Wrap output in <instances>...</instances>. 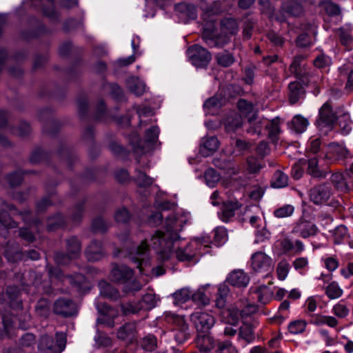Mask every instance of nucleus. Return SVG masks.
<instances>
[{
  "instance_id": "f257e3e1",
  "label": "nucleus",
  "mask_w": 353,
  "mask_h": 353,
  "mask_svg": "<svg viewBox=\"0 0 353 353\" xmlns=\"http://www.w3.org/2000/svg\"><path fill=\"white\" fill-rule=\"evenodd\" d=\"M185 221L179 219L174 214L166 217L165 232L157 230L151 238L152 248L162 260H168L173 249L174 242L179 239V232L182 230Z\"/></svg>"
},
{
  "instance_id": "f03ea898",
  "label": "nucleus",
  "mask_w": 353,
  "mask_h": 353,
  "mask_svg": "<svg viewBox=\"0 0 353 353\" xmlns=\"http://www.w3.org/2000/svg\"><path fill=\"white\" fill-rule=\"evenodd\" d=\"M256 103V97L250 102L244 99V128L248 134L260 136L263 126L262 121L259 118L257 112L254 111Z\"/></svg>"
},
{
  "instance_id": "7ed1b4c3",
  "label": "nucleus",
  "mask_w": 353,
  "mask_h": 353,
  "mask_svg": "<svg viewBox=\"0 0 353 353\" xmlns=\"http://www.w3.org/2000/svg\"><path fill=\"white\" fill-rule=\"evenodd\" d=\"M242 124H243V117L241 113L233 112H231L227 118L225 123V130L228 133L237 134L239 132L241 134L242 130ZM232 139L233 141L231 143L232 145L234 144V148L232 152V154L234 157H239L241 158L242 151H243V141L240 138H233L232 137Z\"/></svg>"
},
{
  "instance_id": "20e7f679",
  "label": "nucleus",
  "mask_w": 353,
  "mask_h": 353,
  "mask_svg": "<svg viewBox=\"0 0 353 353\" xmlns=\"http://www.w3.org/2000/svg\"><path fill=\"white\" fill-rule=\"evenodd\" d=\"M66 342V334L63 332H57L56 341L52 336H42L38 345V352L39 353H61L65 349Z\"/></svg>"
},
{
  "instance_id": "39448f33",
  "label": "nucleus",
  "mask_w": 353,
  "mask_h": 353,
  "mask_svg": "<svg viewBox=\"0 0 353 353\" xmlns=\"http://www.w3.org/2000/svg\"><path fill=\"white\" fill-rule=\"evenodd\" d=\"M167 318L174 325V337L179 344H183L189 339L191 331L183 316L172 314Z\"/></svg>"
},
{
  "instance_id": "423d86ee",
  "label": "nucleus",
  "mask_w": 353,
  "mask_h": 353,
  "mask_svg": "<svg viewBox=\"0 0 353 353\" xmlns=\"http://www.w3.org/2000/svg\"><path fill=\"white\" fill-rule=\"evenodd\" d=\"M187 54L190 61L196 68H205L210 63L211 54L203 47L194 44L188 48Z\"/></svg>"
},
{
  "instance_id": "0eeeda50",
  "label": "nucleus",
  "mask_w": 353,
  "mask_h": 353,
  "mask_svg": "<svg viewBox=\"0 0 353 353\" xmlns=\"http://www.w3.org/2000/svg\"><path fill=\"white\" fill-rule=\"evenodd\" d=\"M333 192L330 183H322L313 186L309 191V198L315 205L326 204Z\"/></svg>"
},
{
  "instance_id": "6e6552de",
  "label": "nucleus",
  "mask_w": 353,
  "mask_h": 353,
  "mask_svg": "<svg viewBox=\"0 0 353 353\" xmlns=\"http://www.w3.org/2000/svg\"><path fill=\"white\" fill-rule=\"evenodd\" d=\"M52 311L63 318H70L77 314V304L70 299L59 298L57 299L52 307Z\"/></svg>"
},
{
  "instance_id": "1a4fd4ad",
  "label": "nucleus",
  "mask_w": 353,
  "mask_h": 353,
  "mask_svg": "<svg viewBox=\"0 0 353 353\" xmlns=\"http://www.w3.org/2000/svg\"><path fill=\"white\" fill-rule=\"evenodd\" d=\"M190 321L196 331L201 334H208L215 323L214 316L208 312H194L190 315Z\"/></svg>"
},
{
  "instance_id": "9d476101",
  "label": "nucleus",
  "mask_w": 353,
  "mask_h": 353,
  "mask_svg": "<svg viewBox=\"0 0 353 353\" xmlns=\"http://www.w3.org/2000/svg\"><path fill=\"white\" fill-rule=\"evenodd\" d=\"M263 168L261 161L254 156H249L244 165V188L247 187L248 182H256V177L259 174Z\"/></svg>"
},
{
  "instance_id": "9b49d317",
  "label": "nucleus",
  "mask_w": 353,
  "mask_h": 353,
  "mask_svg": "<svg viewBox=\"0 0 353 353\" xmlns=\"http://www.w3.org/2000/svg\"><path fill=\"white\" fill-rule=\"evenodd\" d=\"M319 232L315 223L305 218H300L293 226L292 233L303 239L314 236Z\"/></svg>"
},
{
  "instance_id": "f8f14e48",
  "label": "nucleus",
  "mask_w": 353,
  "mask_h": 353,
  "mask_svg": "<svg viewBox=\"0 0 353 353\" xmlns=\"http://www.w3.org/2000/svg\"><path fill=\"white\" fill-rule=\"evenodd\" d=\"M350 151L343 145L336 142H331L327 145L324 159L330 163H336L350 157Z\"/></svg>"
},
{
  "instance_id": "ddd939ff",
  "label": "nucleus",
  "mask_w": 353,
  "mask_h": 353,
  "mask_svg": "<svg viewBox=\"0 0 353 353\" xmlns=\"http://www.w3.org/2000/svg\"><path fill=\"white\" fill-rule=\"evenodd\" d=\"M251 266L256 272H266L265 276H270L272 270V260L265 253L256 252L251 258Z\"/></svg>"
},
{
  "instance_id": "4468645a",
  "label": "nucleus",
  "mask_w": 353,
  "mask_h": 353,
  "mask_svg": "<svg viewBox=\"0 0 353 353\" xmlns=\"http://www.w3.org/2000/svg\"><path fill=\"white\" fill-rule=\"evenodd\" d=\"M227 101L226 91L224 90H219L213 97L205 101L203 109L208 114H215L221 107L226 104Z\"/></svg>"
},
{
  "instance_id": "2eb2a0df",
  "label": "nucleus",
  "mask_w": 353,
  "mask_h": 353,
  "mask_svg": "<svg viewBox=\"0 0 353 353\" xmlns=\"http://www.w3.org/2000/svg\"><path fill=\"white\" fill-rule=\"evenodd\" d=\"M134 271L125 265H112L110 279L119 284H127L134 277Z\"/></svg>"
},
{
  "instance_id": "dca6fc26",
  "label": "nucleus",
  "mask_w": 353,
  "mask_h": 353,
  "mask_svg": "<svg viewBox=\"0 0 353 353\" xmlns=\"http://www.w3.org/2000/svg\"><path fill=\"white\" fill-rule=\"evenodd\" d=\"M97 310L101 316L97 320V323L113 327L114 326V319L118 316L117 310L105 303H98Z\"/></svg>"
},
{
  "instance_id": "f3484780",
  "label": "nucleus",
  "mask_w": 353,
  "mask_h": 353,
  "mask_svg": "<svg viewBox=\"0 0 353 353\" xmlns=\"http://www.w3.org/2000/svg\"><path fill=\"white\" fill-rule=\"evenodd\" d=\"M336 121V116L329 102L325 103L319 110V118L316 121L318 128L332 126Z\"/></svg>"
},
{
  "instance_id": "a211bd4d",
  "label": "nucleus",
  "mask_w": 353,
  "mask_h": 353,
  "mask_svg": "<svg viewBox=\"0 0 353 353\" xmlns=\"http://www.w3.org/2000/svg\"><path fill=\"white\" fill-rule=\"evenodd\" d=\"M201 245L199 241L189 243L185 248H179L176 251V256L179 261L194 263L197 261L198 248Z\"/></svg>"
},
{
  "instance_id": "6ab92c4d",
  "label": "nucleus",
  "mask_w": 353,
  "mask_h": 353,
  "mask_svg": "<svg viewBox=\"0 0 353 353\" xmlns=\"http://www.w3.org/2000/svg\"><path fill=\"white\" fill-rule=\"evenodd\" d=\"M279 246L280 254H288L294 250L295 254H300L304 250V245L301 241L297 239L293 243L291 239L288 236L279 239L276 241Z\"/></svg>"
},
{
  "instance_id": "aec40b11",
  "label": "nucleus",
  "mask_w": 353,
  "mask_h": 353,
  "mask_svg": "<svg viewBox=\"0 0 353 353\" xmlns=\"http://www.w3.org/2000/svg\"><path fill=\"white\" fill-rule=\"evenodd\" d=\"M296 79L300 81L301 84L307 87L311 86L312 88V92L314 95L320 93L321 77L318 74L305 71V72Z\"/></svg>"
},
{
  "instance_id": "412c9836",
  "label": "nucleus",
  "mask_w": 353,
  "mask_h": 353,
  "mask_svg": "<svg viewBox=\"0 0 353 353\" xmlns=\"http://www.w3.org/2000/svg\"><path fill=\"white\" fill-rule=\"evenodd\" d=\"M174 10L178 13L179 17L184 22L190 19H195L197 16L196 8L192 3H179L175 6Z\"/></svg>"
},
{
  "instance_id": "4be33fe9",
  "label": "nucleus",
  "mask_w": 353,
  "mask_h": 353,
  "mask_svg": "<svg viewBox=\"0 0 353 353\" xmlns=\"http://www.w3.org/2000/svg\"><path fill=\"white\" fill-rule=\"evenodd\" d=\"M305 90L299 81H292L288 84V101L290 104L294 105L299 100L304 99Z\"/></svg>"
},
{
  "instance_id": "5701e85b",
  "label": "nucleus",
  "mask_w": 353,
  "mask_h": 353,
  "mask_svg": "<svg viewBox=\"0 0 353 353\" xmlns=\"http://www.w3.org/2000/svg\"><path fill=\"white\" fill-rule=\"evenodd\" d=\"M85 254L90 261H97L102 259L105 255L102 243L97 240L92 241L87 247Z\"/></svg>"
},
{
  "instance_id": "b1692460",
  "label": "nucleus",
  "mask_w": 353,
  "mask_h": 353,
  "mask_svg": "<svg viewBox=\"0 0 353 353\" xmlns=\"http://www.w3.org/2000/svg\"><path fill=\"white\" fill-rule=\"evenodd\" d=\"M241 207V203L236 198H230L224 201L221 208V219L227 222L234 216L235 211Z\"/></svg>"
},
{
  "instance_id": "393cba45",
  "label": "nucleus",
  "mask_w": 353,
  "mask_h": 353,
  "mask_svg": "<svg viewBox=\"0 0 353 353\" xmlns=\"http://www.w3.org/2000/svg\"><path fill=\"white\" fill-rule=\"evenodd\" d=\"M212 163L215 167L223 170L225 174L229 175L236 174L239 170V168H236L232 161L227 160L224 154L214 157L212 160Z\"/></svg>"
},
{
  "instance_id": "a878e982",
  "label": "nucleus",
  "mask_w": 353,
  "mask_h": 353,
  "mask_svg": "<svg viewBox=\"0 0 353 353\" xmlns=\"http://www.w3.org/2000/svg\"><path fill=\"white\" fill-rule=\"evenodd\" d=\"M46 117L47 121L44 123L43 126V132L50 135L55 134L59 129L58 122L52 119V112L48 108L43 110L39 113L40 119H43Z\"/></svg>"
},
{
  "instance_id": "bb28decb",
  "label": "nucleus",
  "mask_w": 353,
  "mask_h": 353,
  "mask_svg": "<svg viewBox=\"0 0 353 353\" xmlns=\"http://www.w3.org/2000/svg\"><path fill=\"white\" fill-rule=\"evenodd\" d=\"M219 145V142L216 137H207L203 139L200 146V153L203 157H208L215 152Z\"/></svg>"
},
{
  "instance_id": "cd10ccee",
  "label": "nucleus",
  "mask_w": 353,
  "mask_h": 353,
  "mask_svg": "<svg viewBox=\"0 0 353 353\" xmlns=\"http://www.w3.org/2000/svg\"><path fill=\"white\" fill-rule=\"evenodd\" d=\"M137 326L134 322H129L122 325L117 332V337L123 341H132L136 338Z\"/></svg>"
},
{
  "instance_id": "c85d7f7f",
  "label": "nucleus",
  "mask_w": 353,
  "mask_h": 353,
  "mask_svg": "<svg viewBox=\"0 0 353 353\" xmlns=\"http://www.w3.org/2000/svg\"><path fill=\"white\" fill-rule=\"evenodd\" d=\"M242 310L240 311L236 307H231L223 310L221 312V317L225 323L236 325L239 322V317L242 316Z\"/></svg>"
},
{
  "instance_id": "c756f323",
  "label": "nucleus",
  "mask_w": 353,
  "mask_h": 353,
  "mask_svg": "<svg viewBox=\"0 0 353 353\" xmlns=\"http://www.w3.org/2000/svg\"><path fill=\"white\" fill-rule=\"evenodd\" d=\"M198 349L204 353L209 352L214 347V341L208 334H201L198 335L196 341Z\"/></svg>"
},
{
  "instance_id": "7c9ffc66",
  "label": "nucleus",
  "mask_w": 353,
  "mask_h": 353,
  "mask_svg": "<svg viewBox=\"0 0 353 353\" xmlns=\"http://www.w3.org/2000/svg\"><path fill=\"white\" fill-rule=\"evenodd\" d=\"M307 173L313 177L325 179L327 172L319 168V159L316 157L309 158L307 160Z\"/></svg>"
},
{
  "instance_id": "2f4dec72",
  "label": "nucleus",
  "mask_w": 353,
  "mask_h": 353,
  "mask_svg": "<svg viewBox=\"0 0 353 353\" xmlns=\"http://www.w3.org/2000/svg\"><path fill=\"white\" fill-rule=\"evenodd\" d=\"M150 251L149 245L146 239L141 241L136 250V256H132V261L137 264V268H140L145 257L148 256Z\"/></svg>"
},
{
  "instance_id": "473e14b6",
  "label": "nucleus",
  "mask_w": 353,
  "mask_h": 353,
  "mask_svg": "<svg viewBox=\"0 0 353 353\" xmlns=\"http://www.w3.org/2000/svg\"><path fill=\"white\" fill-rule=\"evenodd\" d=\"M309 125V121L307 118L304 117L296 114L293 117L291 120L290 128L296 133L301 134L305 132Z\"/></svg>"
},
{
  "instance_id": "72a5a7b5",
  "label": "nucleus",
  "mask_w": 353,
  "mask_h": 353,
  "mask_svg": "<svg viewBox=\"0 0 353 353\" xmlns=\"http://www.w3.org/2000/svg\"><path fill=\"white\" fill-rule=\"evenodd\" d=\"M101 294L108 299L117 300L119 297V292L113 285L106 281H101L99 284Z\"/></svg>"
},
{
  "instance_id": "f704fd0d",
  "label": "nucleus",
  "mask_w": 353,
  "mask_h": 353,
  "mask_svg": "<svg viewBox=\"0 0 353 353\" xmlns=\"http://www.w3.org/2000/svg\"><path fill=\"white\" fill-rule=\"evenodd\" d=\"M65 243L68 252L75 259L77 258L81 250V244L77 236H71L65 240Z\"/></svg>"
},
{
  "instance_id": "c9c22d12",
  "label": "nucleus",
  "mask_w": 353,
  "mask_h": 353,
  "mask_svg": "<svg viewBox=\"0 0 353 353\" xmlns=\"http://www.w3.org/2000/svg\"><path fill=\"white\" fill-rule=\"evenodd\" d=\"M252 295H256V301L263 305L267 304L270 299L268 288L265 285L252 288Z\"/></svg>"
},
{
  "instance_id": "e433bc0d",
  "label": "nucleus",
  "mask_w": 353,
  "mask_h": 353,
  "mask_svg": "<svg viewBox=\"0 0 353 353\" xmlns=\"http://www.w3.org/2000/svg\"><path fill=\"white\" fill-rule=\"evenodd\" d=\"M305 56L298 54L294 57L293 61L290 65L289 70L292 74H293L296 78L305 72L304 66L301 65L302 61L305 59Z\"/></svg>"
},
{
  "instance_id": "4c0bfd02",
  "label": "nucleus",
  "mask_w": 353,
  "mask_h": 353,
  "mask_svg": "<svg viewBox=\"0 0 353 353\" xmlns=\"http://www.w3.org/2000/svg\"><path fill=\"white\" fill-rule=\"evenodd\" d=\"M319 6L323 8L329 17H336L341 14V8L339 5L331 1L321 0Z\"/></svg>"
},
{
  "instance_id": "58836bf2",
  "label": "nucleus",
  "mask_w": 353,
  "mask_h": 353,
  "mask_svg": "<svg viewBox=\"0 0 353 353\" xmlns=\"http://www.w3.org/2000/svg\"><path fill=\"white\" fill-rule=\"evenodd\" d=\"M46 189L47 192V196L39 201L36 205L37 210L39 212H44L49 206L54 203V201L52 200L54 192L53 190H48V185H46Z\"/></svg>"
},
{
  "instance_id": "ea45409f",
  "label": "nucleus",
  "mask_w": 353,
  "mask_h": 353,
  "mask_svg": "<svg viewBox=\"0 0 353 353\" xmlns=\"http://www.w3.org/2000/svg\"><path fill=\"white\" fill-rule=\"evenodd\" d=\"M265 128L268 132V137L272 141H278V136L281 133L280 121L279 118H275L265 125Z\"/></svg>"
},
{
  "instance_id": "a19ab883",
  "label": "nucleus",
  "mask_w": 353,
  "mask_h": 353,
  "mask_svg": "<svg viewBox=\"0 0 353 353\" xmlns=\"http://www.w3.org/2000/svg\"><path fill=\"white\" fill-rule=\"evenodd\" d=\"M282 9L289 14L294 17L300 16L303 11V7L300 3L292 1L283 3Z\"/></svg>"
},
{
  "instance_id": "79ce46f5",
  "label": "nucleus",
  "mask_w": 353,
  "mask_h": 353,
  "mask_svg": "<svg viewBox=\"0 0 353 353\" xmlns=\"http://www.w3.org/2000/svg\"><path fill=\"white\" fill-rule=\"evenodd\" d=\"M307 325V322L305 320L296 319L289 323L288 330L292 334H300L305 331Z\"/></svg>"
},
{
  "instance_id": "37998d69",
  "label": "nucleus",
  "mask_w": 353,
  "mask_h": 353,
  "mask_svg": "<svg viewBox=\"0 0 353 353\" xmlns=\"http://www.w3.org/2000/svg\"><path fill=\"white\" fill-rule=\"evenodd\" d=\"M228 292L229 288L225 283L219 285L215 301L217 307L223 308L225 307Z\"/></svg>"
},
{
  "instance_id": "c03bdc74",
  "label": "nucleus",
  "mask_w": 353,
  "mask_h": 353,
  "mask_svg": "<svg viewBox=\"0 0 353 353\" xmlns=\"http://www.w3.org/2000/svg\"><path fill=\"white\" fill-rule=\"evenodd\" d=\"M35 310L38 315L47 318L50 314V301L46 298L40 299L36 305Z\"/></svg>"
},
{
  "instance_id": "a18cd8bd",
  "label": "nucleus",
  "mask_w": 353,
  "mask_h": 353,
  "mask_svg": "<svg viewBox=\"0 0 353 353\" xmlns=\"http://www.w3.org/2000/svg\"><path fill=\"white\" fill-rule=\"evenodd\" d=\"M65 219L61 214H57L48 219L47 229L48 231H54L65 225Z\"/></svg>"
},
{
  "instance_id": "49530a36",
  "label": "nucleus",
  "mask_w": 353,
  "mask_h": 353,
  "mask_svg": "<svg viewBox=\"0 0 353 353\" xmlns=\"http://www.w3.org/2000/svg\"><path fill=\"white\" fill-rule=\"evenodd\" d=\"M221 30L224 34H235L237 30L236 21L232 18L223 19L221 21Z\"/></svg>"
},
{
  "instance_id": "de8ad7c7",
  "label": "nucleus",
  "mask_w": 353,
  "mask_h": 353,
  "mask_svg": "<svg viewBox=\"0 0 353 353\" xmlns=\"http://www.w3.org/2000/svg\"><path fill=\"white\" fill-rule=\"evenodd\" d=\"M120 306L122 313L126 316L131 314H137L143 309L139 301L123 303Z\"/></svg>"
},
{
  "instance_id": "09e8293b",
  "label": "nucleus",
  "mask_w": 353,
  "mask_h": 353,
  "mask_svg": "<svg viewBox=\"0 0 353 353\" xmlns=\"http://www.w3.org/2000/svg\"><path fill=\"white\" fill-rule=\"evenodd\" d=\"M330 299H335L341 297L343 294V290L336 281H332L326 288L325 292Z\"/></svg>"
},
{
  "instance_id": "8fccbe9b",
  "label": "nucleus",
  "mask_w": 353,
  "mask_h": 353,
  "mask_svg": "<svg viewBox=\"0 0 353 353\" xmlns=\"http://www.w3.org/2000/svg\"><path fill=\"white\" fill-rule=\"evenodd\" d=\"M174 303L182 304L191 299V291L188 288H182L173 294Z\"/></svg>"
},
{
  "instance_id": "3c124183",
  "label": "nucleus",
  "mask_w": 353,
  "mask_h": 353,
  "mask_svg": "<svg viewBox=\"0 0 353 353\" xmlns=\"http://www.w3.org/2000/svg\"><path fill=\"white\" fill-rule=\"evenodd\" d=\"M272 186L274 188H284L288 185V176L281 170H276L273 175Z\"/></svg>"
},
{
  "instance_id": "603ef678",
  "label": "nucleus",
  "mask_w": 353,
  "mask_h": 353,
  "mask_svg": "<svg viewBox=\"0 0 353 353\" xmlns=\"http://www.w3.org/2000/svg\"><path fill=\"white\" fill-rule=\"evenodd\" d=\"M257 67L254 63L247 65L244 70V83L252 85L254 83V77Z\"/></svg>"
},
{
  "instance_id": "864d4df0",
  "label": "nucleus",
  "mask_w": 353,
  "mask_h": 353,
  "mask_svg": "<svg viewBox=\"0 0 353 353\" xmlns=\"http://www.w3.org/2000/svg\"><path fill=\"white\" fill-rule=\"evenodd\" d=\"M85 203V200H82L77 203L72 210L70 218L72 221L74 223H79L81 221L84 211Z\"/></svg>"
},
{
  "instance_id": "5fc2aeb1",
  "label": "nucleus",
  "mask_w": 353,
  "mask_h": 353,
  "mask_svg": "<svg viewBox=\"0 0 353 353\" xmlns=\"http://www.w3.org/2000/svg\"><path fill=\"white\" fill-rule=\"evenodd\" d=\"M130 91L137 96H141L145 92V85L137 79H130L127 82Z\"/></svg>"
},
{
  "instance_id": "6e6d98bb",
  "label": "nucleus",
  "mask_w": 353,
  "mask_h": 353,
  "mask_svg": "<svg viewBox=\"0 0 353 353\" xmlns=\"http://www.w3.org/2000/svg\"><path fill=\"white\" fill-rule=\"evenodd\" d=\"M227 282L231 285L241 287L243 285V271L235 270L227 278Z\"/></svg>"
},
{
  "instance_id": "4d7b16f0",
  "label": "nucleus",
  "mask_w": 353,
  "mask_h": 353,
  "mask_svg": "<svg viewBox=\"0 0 353 353\" xmlns=\"http://www.w3.org/2000/svg\"><path fill=\"white\" fill-rule=\"evenodd\" d=\"M330 181L337 190L343 191L347 189V185L345 181L343 175L340 172L332 174L330 177Z\"/></svg>"
},
{
  "instance_id": "13d9d810",
  "label": "nucleus",
  "mask_w": 353,
  "mask_h": 353,
  "mask_svg": "<svg viewBox=\"0 0 353 353\" xmlns=\"http://www.w3.org/2000/svg\"><path fill=\"white\" fill-rule=\"evenodd\" d=\"M191 299L198 304L203 305H208L210 303V299L204 292V288H199L196 292L192 293L191 292Z\"/></svg>"
},
{
  "instance_id": "bf43d9fd",
  "label": "nucleus",
  "mask_w": 353,
  "mask_h": 353,
  "mask_svg": "<svg viewBox=\"0 0 353 353\" xmlns=\"http://www.w3.org/2000/svg\"><path fill=\"white\" fill-rule=\"evenodd\" d=\"M321 139L320 137H311L307 143L306 152L309 157L310 154H316L321 148Z\"/></svg>"
},
{
  "instance_id": "052dcab7",
  "label": "nucleus",
  "mask_w": 353,
  "mask_h": 353,
  "mask_svg": "<svg viewBox=\"0 0 353 353\" xmlns=\"http://www.w3.org/2000/svg\"><path fill=\"white\" fill-rule=\"evenodd\" d=\"M58 154L63 158L68 166L70 168L72 165V161H74L77 160L76 156L72 153V152L65 145H61L58 150Z\"/></svg>"
},
{
  "instance_id": "680f3d73",
  "label": "nucleus",
  "mask_w": 353,
  "mask_h": 353,
  "mask_svg": "<svg viewBox=\"0 0 353 353\" xmlns=\"http://www.w3.org/2000/svg\"><path fill=\"white\" fill-rule=\"evenodd\" d=\"M206 184L210 187H214L220 179V174L213 168H208L204 173Z\"/></svg>"
},
{
  "instance_id": "e2e57ef3",
  "label": "nucleus",
  "mask_w": 353,
  "mask_h": 353,
  "mask_svg": "<svg viewBox=\"0 0 353 353\" xmlns=\"http://www.w3.org/2000/svg\"><path fill=\"white\" fill-rule=\"evenodd\" d=\"M249 183H253L250 190L248 191L249 198L256 201L260 200L264 194V190L258 185L257 181L256 182L249 181Z\"/></svg>"
},
{
  "instance_id": "0e129e2a",
  "label": "nucleus",
  "mask_w": 353,
  "mask_h": 353,
  "mask_svg": "<svg viewBox=\"0 0 353 353\" xmlns=\"http://www.w3.org/2000/svg\"><path fill=\"white\" fill-rule=\"evenodd\" d=\"M137 175L135 181L139 187L146 188L151 185L153 183V179L148 176L145 172L140 170H137Z\"/></svg>"
},
{
  "instance_id": "69168bd1",
  "label": "nucleus",
  "mask_w": 353,
  "mask_h": 353,
  "mask_svg": "<svg viewBox=\"0 0 353 353\" xmlns=\"http://www.w3.org/2000/svg\"><path fill=\"white\" fill-rule=\"evenodd\" d=\"M290 268V263L285 259L279 262L276 267V274L279 280L283 281L287 277Z\"/></svg>"
},
{
  "instance_id": "338daca9",
  "label": "nucleus",
  "mask_w": 353,
  "mask_h": 353,
  "mask_svg": "<svg viewBox=\"0 0 353 353\" xmlns=\"http://www.w3.org/2000/svg\"><path fill=\"white\" fill-rule=\"evenodd\" d=\"M139 304L142 305V310H149L154 307L156 305L155 295L152 294H146L143 296L142 299L139 301Z\"/></svg>"
},
{
  "instance_id": "774afa93",
  "label": "nucleus",
  "mask_w": 353,
  "mask_h": 353,
  "mask_svg": "<svg viewBox=\"0 0 353 353\" xmlns=\"http://www.w3.org/2000/svg\"><path fill=\"white\" fill-rule=\"evenodd\" d=\"M141 345L146 351L152 352L157 347V339L153 334H148L141 339Z\"/></svg>"
}]
</instances>
